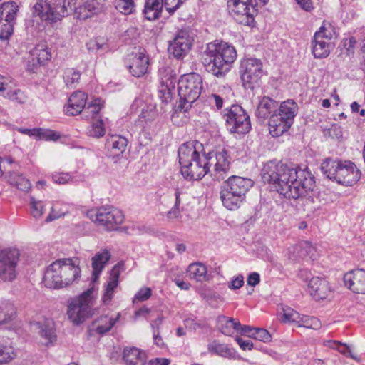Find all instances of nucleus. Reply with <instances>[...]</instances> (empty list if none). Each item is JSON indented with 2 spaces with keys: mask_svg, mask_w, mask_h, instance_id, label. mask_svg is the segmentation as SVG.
I'll use <instances>...</instances> for the list:
<instances>
[{
  "mask_svg": "<svg viewBox=\"0 0 365 365\" xmlns=\"http://www.w3.org/2000/svg\"><path fill=\"white\" fill-rule=\"evenodd\" d=\"M30 136L36 137L39 140H56L59 138V135L54 131L43 128H34L31 130H24L22 131Z\"/></svg>",
  "mask_w": 365,
  "mask_h": 365,
  "instance_id": "obj_40",
  "label": "nucleus"
},
{
  "mask_svg": "<svg viewBox=\"0 0 365 365\" xmlns=\"http://www.w3.org/2000/svg\"><path fill=\"white\" fill-rule=\"evenodd\" d=\"M149 58L144 50H138L129 56V70L135 77L143 76L148 71Z\"/></svg>",
  "mask_w": 365,
  "mask_h": 365,
  "instance_id": "obj_14",
  "label": "nucleus"
},
{
  "mask_svg": "<svg viewBox=\"0 0 365 365\" xmlns=\"http://www.w3.org/2000/svg\"><path fill=\"white\" fill-rule=\"evenodd\" d=\"M16 355L11 346L0 344V365L9 362L16 357Z\"/></svg>",
  "mask_w": 365,
  "mask_h": 365,
  "instance_id": "obj_49",
  "label": "nucleus"
},
{
  "mask_svg": "<svg viewBox=\"0 0 365 365\" xmlns=\"http://www.w3.org/2000/svg\"><path fill=\"white\" fill-rule=\"evenodd\" d=\"M6 178L8 182L11 186L21 191L26 192L29 190L31 187L29 180L17 172L9 173Z\"/></svg>",
  "mask_w": 365,
  "mask_h": 365,
  "instance_id": "obj_29",
  "label": "nucleus"
},
{
  "mask_svg": "<svg viewBox=\"0 0 365 365\" xmlns=\"http://www.w3.org/2000/svg\"><path fill=\"white\" fill-rule=\"evenodd\" d=\"M244 284V278L242 275H238L231 280L228 287L231 289H237L242 287Z\"/></svg>",
  "mask_w": 365,
  "mask_h": 365,
  "instance_id": "obj_63",
  "label": "nucleus"
},
{
  "mask_svg": "<svg viewBox=\"0 0 365 365\" xmlns=\"http://www.w3.org/2000/svg\"><path fill=\"white\" fill-rule=\"evenodd\" d=\"M98 8L96 0H88L78 6L74 11V14L79 19H86L95 14Z\"/></svg>",
  "mask_w": 365,
  "mask_h": 365,
  "instance_id": "obj_28",
  "label": "nucleus"
},
{
  "mask_svg": "<svg viewBox=\"0 0 365 365\" xmlns=\"http://www.w3.org/2000/svg\"><path fill=\"white\" fill-rule=\"evenodd\" d=\"M346 287L356 294H365V269L349 271L344 275Z\"/></svg>",
  "mask_w": 365,
  "mask_h": 365,
  "instance_id": "obj_15",
  "label": "nucleus"
},
{
  "mask_svg": "<svg viewBox=\"0 0 365 365\" xmlns=\"http://www.w3.org/2000/svg\"><path fill=\"white\" fill-rule=\"evenodd\" d=\"M122 358L125 365H144L147 355L138 348L125 347L123 350Z\"/></svg>",
  "mask_w": 365,
  "mask_h": 365,
  "instance_id": "obj_22",
  "label": "nucleus"
},
{
  "mask_svg": "<svg viewBox=\"0 0 365 365\" xmlns=\"http://www.w3.org/2000/svg\"><path fill=\"white\" fill-rule=\"evenodd\" d=\"M41 336L44 338L45 344L46 345L52 343L55 340V328L52 321H48L44 327L41 326Z\"/></svg>",
  "mask_w": 365,
  "mask_h": 365,
  "instance_id": "obj_47",
  "label": "nucleus"
},
{
  "mask_svg": "<svg viewBox=\"0 0 365 365\" xmlns=\"http://www.w3.org/2000/svg\"><path fill=\"white\" fill-rule=\"evenodd\" d=\"M110 258L109 252L106 250H103L98 252L92 258V268L93 281H96L99 274L102 272L105 264L108 262Z\"/></svg>",
  "mask_w": 365,
  "mask_h": 365,
  "instance_id": "obj_27",
  "label": "nucleus"
},
{
  "mask_svg": "<svg viewBox=\"0 0 365 365\" xmlns=\"http://www.w3.org/2000/svg\"><path fill=\"white\" fill-rule=\"evenodd\" d=\"M208 351L212 354H215L222 357H232L234 356V351L230 349L226 344L220 343L217 341H213L207 346Z\"/></svg>",
  "mask_w": 365,
  "mask_h": 365,
  "instance_id": "obj_41",
  "label": "nucleus"
},
{
  "mask_svg": "<svg viewBox=\"0 0 365 365\" xmlns=\"http://www.w3.org/2000/svg\"><path fill=\"white\" fill-rule=\"evenodd\" d=\"M274 101L269 98H263L259 105V110L260 112L263 113L264 115L269 113L271 110L274 108Z\"/></svg>",
  "mask_w": 365,
  "mask_h": 365,
  "instance_id": "obj_60",
  "label": "nucleus"
},
{
  "mask_svg": "<svg viewBox=\"0 0 365 365\" xmlns=\"http://www.w3.org/2000/svg\"><path fill=\"white\" fill-rule=\"evenodd\" d=\"M163 5V0H147L144 9L146 19L150 21L158 19L160 16Z\"/></svg>",
  "mask_w": 365,
  "mask_h": 365,
  "instance_id": "obj_32",
  "label": "nucleus"
},
{
  "mask_svg": "<svg viewBox=\"0 0 365 365\" xmlns=\"http://www.w3.org/2000/svg\"><path fill=\"white\" fill-rule=\"evenodd\" d=\"M206 156L209 173L214 178L222 180L230 174L231 161L227 150L210 152Z\"/></svg>",
  "mask_w": 365,
  "mask_h": 365,
  "instance_id": "obj_7",
  "label": "nucleus"
},
{
  "mask_svg": "<svg viewBox=\"0 0 365 365\" xmlns=\"http://www.w3.org/2000/svg\"><path fill=\"white\" fill-rule=\"evenodd\" d=\"M262 178L287 199H298L314 188V180L309 173L281 162L267 163L262 168Z\"/></svg>",
  "mask_w": 365,
  "mask_h": 365,
  "instance_id": "obj_1",
  "label": "nucleus"
},
{
  "mask_svg": "<svg viewBox=\"0 0 365 365\" xmlns=\"http://www.w3.org/2000/svg\"><path fill=\"white\" fill-rule=\"evenodd\" d=\"M297 325L299 327H304L309 329H319L321 327L320 322L317 319L301 315Z\"/></svg>",
  "mask_w": 365,
  "mask_h": 365,
  "instance_id": "obj_50",
  "label": "nucleus"
},
{
  "mask_svg": "<svg viewBox=\"0 0 365 365\" xmlns=\"http://www.w3.org/2000/svg\"><path fill=\"white\" fill-rule=\"evenodd\" d=\"M14 24L0 19V39H7L12 34Z\"/></svg>",
  "mask_w": 365,
  "mask_h": 365,
  "instance_id": "obj_52",
  "label": "nucleus"
},
{
  "mask_svg": "<svg viewBox=\"0 0 365 365\" xmlns=\"http://www.w3.org/2000/svg\"><path fill=\"white\" fill-rule=\"evenodd\" d=\"M81 272L79 258H59L46 267L43 282L51 289L67 288L81 279Z\"/></svg>",
  "mask_w": 365,
  "mask_h": 365,
  "instance_id": "obj_2",
  "label": "nucleus"
},
{
  "mask_svg": "<svg viewBox=\"0 0 365 365\" xmlns=\"http://www.w3.org/2000/svg\"><path fill=\"white\" fill-rule=\"evenodd\" d=\"M292 124L282 116L277 113H274L271 115L269 120V133L273 137L281 136L289 129Z\"/></svg>",
  "mask_w": 365,
  "mask_h": 365,
  "instance_id": "obj_23",
  "label": "nucleus"
},
{
  "mask_svg": "<svg viewBox=\"0 0 365 365\" xmlns=\"http://www.w3.org/2000/svg\"><path fill=\"white\" fill-rule=\"evenodd\" d=\"M16 311L14 307L9 303L0 304V325L6 324L14 319Z\"/></svg>",
  "mask_w": 365,
  "mask_h": 365,
  "instance_id": "obj_44",
  "label": "nucleus"
},
{
  "mask_svg": "<svg viewBox=\"0 0 365 365\" xmlns=\"http://www.w3.org/2000/svg\"><path fill=\"white\" fill-rule=\"evenodd\" d=\"M103 106V101L99 98H95L88 103L87 113L93 115L98 114L102 109Z\"/></svg>",
  "mask_w": 365,
  "mask_h": 365,
  "instance_id": "obj_55",
  "label": "nucleus"
},
{
  "mask_svg": "<svg viewBox=\"0 0 365 365\" xmlns=\"http://www.w3.org/2000/svg\"><path fill=\"white\" fill-rule=\"evenodd\" d=\"M8 96L9 99L19 103H24L26 101L25 94L19 90L11 92L8 93Z\"/></svg>",
  "mask_w": 365,
  "mask_h": 365,
  "instance_id": "obj_61",
  "label": "nucleus"
},
{
  "mask_svg": "<svg viewBox=\"0 0 365 365\" xmlns=\"http://www.w3.org/2000/svg\"><path fill=\"white\" fill-rule=\"evenodd\" d=\"M44 211L43 205L41 202L36 201L35 199L31 198V213L35 218L41 217Z\"/></svg>",
  "mask_w": 365,
  "mask_h": 365,
  "instance_id": "obj_54",
  "label": "nucleus"
},
{
  "mask_svg": "<svg viewBox=\"0 0 365 365\" xmlns=\"http://www.w3.org/2000/svg\"><path fill=\"white\" fill-rule=\"evenodd\" d=\"M88 100L87 94L77 91L72 93L68 101L66 114L76 115L85 108Z\"/></svg>",
  "mask_w": 365,
  "mask_h": 365,
  "instance_id": "obj_21",
  "label": "nucleus"
},
{
  "mask_svg": "<svg viewBox=\"0 0 365 365\" xmlns=\"http://www.w3.org/2000/svg\"><path fill=\"white\" fill-rule=\"evenodd\" d=\"M254 1L255 0H229L227 8L230 14L238 23L249 26L254 23V17L250 14Z\"/></svg>",
  "mask_w": 365,
  "mask_h": 365,
  "instance_id": "obj_9",
  "label": "nucleus"
},
{
  "mask_svg": "<svg viewBox=\"0 0 365 365\" xmlns=\"http://www.w3.org/2000/svg\"><path fill=\"white\" fill-rule=\"evenodd\" d=\"M240 73L244 85L253 88L263 76L262 63L253 58L243 59L240 63Z\"/></svg>",
  "mask_w": 365,
  "mask_h": 365,
  "instance_id": "obj_8",
  "label": "nucleus"
},
{
  "mask_svg": "<svg viewBox=\"0 0 365 365\" xmlns=\"http://www.w3.org/2000/svg\"><path fill=\"white\" fill-rule=\"evenodd\" d=\"M52 178L56 183L66 184L72 180V177L68 173L57 172L53 174Z\"/></svg>",
  "mask_w": 365,
  "mask_h": 365,
  "instance_id": "obj_57",
  "label": "nucleus"
},
{
  "mask_svg": "<svg viewBox=\"0 0 365 365\" xmlns=\"http://www.w3.org/2000/svg\"><path fill=\"white\" fill-rule=\"evenodd\" d=\"M330 50V43L314 36L312 51L315 58H321L327 57L329 55Z\"/></svg>",
  "mask_w": 365,
  "mask_h": 365,
  "instance_id": "obj_33",
  "label": "nucleus"
},
{
  "mask_svg": "<svg viewBox=\"0 0 365 365\" xmlns=\"http://www.w3.org/2000/svg\"><path fill=\"white\" fill-rule=\"evenodd\" d=\"M360 178L361 172L356 165L351 161H344L342 163L336 180L342 185L351 186L356 184Z\"/></svg>",
  "mask_w": 365,
  "mask_h": 365,
  "instance_id": "obj_16",
  "label": "nucleus"
},
{
  "mask_svg": "<svg viewBox=\"0 0 365 365\" xmlns=\"http://www.w3.org/2000/svg\"><path fill=\"white\" fill-rule=\"evenodd\" d=\"M123 220L122 211L116 208H101L96 216V222L107 230H115Z\"/></svg>",
  "mask_w": 365,
  "mask_h": 365,
  "instance_id": "obj_11",
  "label": "nucleus"
},
{
  "mask_svg": "<svg viewBox=\"0 0 365 365\" xmlns=\"http://www.w3.org/2000/svg\"><path fill=\"white\" fill-rule=\"evenodd\" d=\"M104 134L105 128L101 120L98 121L96 124L93 125L89 130V135L93 138H98L102 137Z\"/></svg>",
  "mask_w": 365,
  "mask_h": 365,
  "instance_id": "obj_56",
  "label": "nucleus"
},
{
  "mask_svg": "<svg viewBox=\"0 0 365 365\" xmlns=\"http://www.w3.org/2000/svg\"><path fill=\"white\" fill-rule=\"evenodd\" d=\"M68 212L66 207H60L59 206H53L51 209V212L46 217V221L47 222L57 220L61 217L65 216Z\"/></svg>",
  "mask_w": 365,
  "mask_h": 365,
  "instance_id": "obj_53",
  "label": "nucleus"
},
{
  "mask_svg": "<svg viewBox=\"0 0 365 365\" xmlns=\"http://www.w3.org/2000/svg\"><path fill=\"white\" fill-rule=\"evenodd\" d=\"M237 56V50L232 44L215 40L206 45L201 60L207 72L222 78L230 70Z\"/></svg>",
  "mask_w": 365,
  "mask_h": 365,
  "instance_id": "obj_3",
  "label": "nucleus"
},
{
  "mask_svg": "<svg viewBox=\"0 0 365 365\" xmlns=\"http://www.w3.org/2000/svg\"><path fill=\"white\" fill-rule=\"evenodd\" d=\"M175 88V82L172 78L163 80L160 83L159 90V97L163 102L168 103L171 101Z\"/></svg>",
  "mask_w": 365,
  "mask_h": 365,
  "instance_id": "obj_38",
  "label": "nucleus"
},
{
  "mask_svg": "<svg viewBox=\"0 0 365 365\" xmlns=\"http://www.w3.org/2000/svg\"><path fill=\"white\" fill-rule=\"evenodd\" d=\"M186 168L181 171L185 178L194 180L201 179L209 173L207 156L200 155Z\"/></svg>",
  "mask_w": 365,
  "mask_h": 365,
  "instance_id": "obj_17",
  "label": "nucleus"
},
{
  "mask_svg": "<svg viewBox=\"0 0 365 365\" xmlns=\"http://www.w3.org/2000/svg\"><path fill=\"white\" fill-rule=\"evenodd\" d=\"M192 38L185 31L179 32L168 46V51L179 58L188 53L192 46Z\"/></svg>",
  "mask_w": 365,
  "mask_h": 365,
  "instance_id": "obj_12",
  "label": "nucleus"
},
{
  "mask_svg": "<svg viewBox=\"0 0 365 365\" xmlns=\"http://www.w3.org/2000/svg\"><path fill=\"white\" fill-rule=\"evenodd\" d=\"M225 116L226 125L230 133L244 135L250 130V117L241 106H232Z\"/></svg>",
  "mask_w": 365,
  "mask_h": 365,
  "instance_id": "obj_6",
  "label": "nucleus"
},
{
  "mask_svg": "<svg viewBox=\"0 0 365 365\" xmlns=\"http://www.w3.org/2000/svg\"><path fill=\"white\" fill-rule=\"evenodd\" d=\"M242 331H251L250 336L260 341L269 342L272 340V336L270 334L267 330L264 329H250L249 327H245L242 329Z\"/></svg>",
  "mask_w": 365,
  "mask_h": 365,
  "instance_id": "obj_48",
  "label": "nucleus"
},
{
  "mask_svg": "<svg viewBox=\"0 0 365 365\" xmlns=\"http://www.w3.org/2000/svg\"><path fill=\"white\" fill-rule=\"evenodd\" d=\"M69 0H38L33 6V16L41 21L53 23L68 14Z\"/></svg>",
  "mask_w": 365,
  "mask_h": 365,
  "instance_id": "obj_4",
  "label": "nucleus"
},
{
  "mask_svg": "<svg viewBox=\"0 0 365 365\" xmlns=\"http://www.w3.org/2000/svg\"><path fill=\"white\" fill-rule=\"evenodd\" d=\"M33 61L38 64H45L51 58V53L45 45H38L31 51Z\"/></svg>",
  "mask_w": 365,
  "mask_h": 365,
  "instance_id": "obj_39",
  "label": "nucleus"
},
{
  "mask_svg": "<svg viewBox=\"0 0 365 365\" xmlns=\"http://www.w3.org/2000/svg\"><path fill=\"white\" fill-rule=\"evenodd\" d=\"M187 274L190 278L196 281H203L207 277V268L200 263H194L189 266Z\"/></svg>",
  "mask_w": 365,
  "mask_h": 365,
  "instance_id": "obj_42",
  "label": "nucleus"
},
{
  "mask_svg": "<svg viewBox=\"0 0 365 365\" xmlns=\"http://www.w3.org/2000/svg\"><path fill=\"white\" fill-rule=\"evenodd\" d=\"M203 88L200 75L191 73L182 76L178 81V95L182 102L192 104L200 97Z\"/></svg>",
  "mask_w": 365,
  "mask_h": 365,
  "instance_id": "obj_5",
  "label": "nucleus"
},
{
  "mask_svg": "<svg viewBox=\"0 0 365 365\" xmlns=\"http://www.w3.org/2000/svg\"><path fill=\"white\" fill-rule=\"evenodd\" d=\"M128 140L119 135H113L106 139V148L108 157L115 159L125 151Z\"/></svg>",
  "mask_w": 365,
  "mask_h": 365,
  "instance_id": "obj_18",
  "label": "nucleus"
},
{
  "mask_svg": "<svg viewBox=\"0 0 365 365\" xmlns=\"http://www.w3.org/2000/svg\"><path fill=\"white\" fill-rule=\"evenodd\" d=\"M118 319L116 318L101 316L96 319L91 325V331L101 335L109 331L115 324Z\"/></svg>",
  "mask_w": 365,
  "mask_h": 365,
  "instance_id": "obj_26",
  "label": "nucleus"
},
{
  "mask_svg": "<svg viewBox=\"0 0 365 365\" xmlns=\"http://www.w3.org/2000/svg\"><path fill=\"white\" fill-rule=\"evenodd\" d=\"M343 162L326 159L322 163V171L329 178L336 180L339 169Z\"/></svg>",
  "mask_w": 365,
  "mask_h": 365,
  "instance_id": "obj_37",
  "label": "nucleus"
},
{
  "mask_svg": "<svg viewBox=\"0 0 365 365\" xmlns=\"http://www.w3.org/2000/svg\"><path fill=\"white\" fill-rule=\"evenodd\" d=\"M252 185L251 180L233 175L225 181L222 187L245 198L246 192Z\"/></svg>",
  "mask_w": 365,
  "mask_h": 365,
  "instance_id": "obj_20",
  "label": "nucleus"
},
{
  "mask_svg": "<svg viewBox=\"0 0 365 365\" xmlns=\"http://www.w3.org/2000/svg\"><path fill=\"white\" fill-rule=\"evenodd\" d=\"M300 314L288 306L282 307V320L285 323L296 324L299 321Z\"/></svg>",
  "mask_w": 365,
  "mask_h": 365,
  "instance_id": "obj_51",
  "label": "nucleus"
},
{
  "mask_svg": "<svg viewBox=\"0 0 365 365\" xmlns=\"http://www.w3.org/2000/svg\"><path fill=\"white\" fill-rule=\"evenodd\" d=\"M180 193L176 192L175 193V204L174 207L168 212L167 217L170 220L175 219L180 216Z\"/></svg>",
  "mask_w": 365,
  "mask_h": 365,
  "instance_id": "obj_59",
  "label": "nucleus"
},
{
  "mask_svg": "<svg viewBox=\"0 0 365 365\" xmlns=\"http://www.w3.org/2000/svg\"><path fill=\"white\" fill-rule=\"evenodd\" d=\"M67 314L73 324L78 325L91 317L92 313L90 310H86L71 302L68 307Z\"/></svg>",
  "mask_w": 365,
  "mask_h": 365,
  "instance_id": "obj_25",
  "label": "nucleus"
},
{
  "mask_svg": "<svg viewBox=\"0 0 365 365\" xmlns=\"http://www.w3.org/2000/svg\"><path fill=\"white\" fill-rule=\"evenodd\" d=\"M94 299V289L91 287L76 297L71 302L86 310H89V307L92 305Z\"/></svg>",
  "mask_w": 365,
  "mask_h": 365,
  "instance_id": "obj_35",
  "label": "nucleus"
},
{
  "mask_svg": "<svg viewBox=\"0 0 365 365\" xmlns=\"http://www.w3.org/2000/svg\"><path fill=\"white\" fill-rule=\"evenodd\" d=\"M19 6L14 1L4 2L0 6V19L14 23Z\"/></svg>",
  "mask_w": 365,
  "mask_h": 365,
  "instance_id": "obj_34",
  "label": "nucleus"
},
{
  "mask_svg": "<svg viewBox=\"0 0 365 365\" xmlns=\"http://www.w3.org/2000/svg\"><path fill=\"white\" fill-rule=\"evenodd\" d=\"M63 81L67 87L75 88L81 79V73L75 68H66L63 73Z\"/></svg>",
  "mask_w": 365,
  "mask_h": 365,
  "instance_id": "obj_43",
  "label": "nucleus"
},
{
  "mask_svg": "<svg viewBox=\"0 0 365 365\" xmlns=\"http://www.w3.org/2000/svg\"><path fill=\"white\" fill-rule=\"evenodd\" d=\"M201 145L197 142H187L182 144L178 150L179 163L180 172L187 169L192 161H195L200 155Z\"/></svg>",
  "mask_w": 365,
  "mask_h": 365,
  "instance_id": "obj_13",
  "label": "nucleus"
},
{
  "mask_svg": "<svg viewBox=\"0 0 365 365\" xmlns=\"http://www.w3.org/2000/svg\"><path fill=\"white\" fill-rule=\"evenodd\" d=\"M309 294L316 299H323L331 292L329 282L324 278L312 277L308 284Z\"/></svg>",
  "mask_w": 365,
  "mask_h": 365,
  "instance_id": "obj_19",
  "label": "nucleus"
},
{
  "mask_svg": "<svg viewBox=\"0 0 365 365\" xmlns=\"http://www.w3.org/2000/svg\"><path fill=\"white\" fill-rule=\"evenodd\" d=\"M297 110V105L296 103L293 101L289 100L283 102L280 105L278 113H277L292 123Z\"/></svg>",
  "mask_w": 365,
  "mask_h": 365,
  "instance_id": "obj_36",
  "label": "nucleus"
},
{
  "mask_svg": "<svg viewBox=\"0 0 365 365\" xmlns=\"http://www.w3.org/2000/svg\"><path fill=\"white\" fill-rule=\"evenodd\" d=\"M219 327L220 331L227 336L232 335L235 331L243 329L238 320L227 317H222L219 319Z\"/></svg>",
  "mask_w": 365,
  "mask_h": 365,
  "instance_id": "obj_31",
  "label": "nucleus"
},
{
  "mask_svg": "<svg viewBox=\"0 0 365 365\" xmlns=\"http://www.w3.org/2000/svg\"><path fill=\"white\" fill-rule=\"evenodd\" d=\"M334 27L327 21H324L319 31H316L314 36L320 39L329 41L335 36Z\"/></svg>",
  "mask_w": 365,
  "mask_h": 365,
  "instance_id": "obj_45",
  "label": "nucleus"
},
{
  "mask_svg": "<svg viewBox=\"0 0 365 365\" xmlns=\"http://www.w3.org/2000/svg\"><path fill=\"white\" fill-rule=\"evenodd\" d=\"M220 199L223 206L230 210L238 209L245 200L244 197L224 187L220 190Z\"/></svg>",
  "mask_w": 365,
  "mask_h": 365,
  "instance_id": "obj_24",
  "label": "nucleus"
},
{
  "mask_svg": "<svg viewBox=\"0 0 365 365\" xmlns=\"http://www.w3.org/2000/svg\"><path fill=\"white\" fill-rule=\"evenodd\" d=\"M235 340L243 351L251 350L253 348V344L250 340H245L238 336Z\"/></svg>",
  "mask_w": 365,
  "mask_h": 365,
  "instance_id": "obj_64",
  "label": "nucleus"
},
{
  "mask_svg": "<svg viewBox=\"0 0 365 365\" xmlns=\"http://www.w3.org/2000/svg\"><path fill=\"white\" fill-rule=\"evenodd\" d=\"M19 259L16 250L0 251V279L11 281L16 277V266Z\"/></svg>",
  "mask_w": 365,
  "mask_h": 365,
  "instance_id": "obj_10",
  "label": "nucleus"
},
{
  "mask_svg": "<svg viewBox=\"0 0 365 365\" xmlns=\"http://www.w3.org/2000/svg\"><path fill=\"white\" fill-rule=\"evenodd\" d=\"M151 296V289L148 287L141 288L133 299L134 303L148 299Z\"/></svg>",
  "mask_w": 365,
  "mask_h": 365,
  "instance_id": "obj_58",
  "label": "nucleus"
},
{
  "mask_svg": "<svg viewBox=\"0 0 365 365\" xmlns=\"http://www.w3.org/2000/svg\"><path fill=\"white\" fill-rule=\"evenodd\" d=\"M182 0H165V7L170 13H173L181 4Z\"/></svg>",
  "mask_w": 365,
  "mask_h": 365,
  "instance_id": "obj_62",
  "label": "nucleus"
},
{
  "mask_svg": "<svg viewBox=\"0 0 365 365\" xmlns=\"http://www.w3.org/2000/svg\"><path fill=\"white\" fill-rule=\"evenodd\" d=\"M120 269L119 267H115L111 270L110 277L103 297V302L104 303H108L113 298L114 289L118 284Z\"/></svg>",
  "mask_w": 365,
  "mask_h": 365,
  "instance_id": "obj_30",
  "label": "nucleus"
},
{
  "mask_svg": "<svg viewBox=\"0 0 365 365\" xmlns=\"http://www.w3.org/2000/svg\"><path fill=\"white\" fill-rule=\"evenodd\" d=\"M115 7L120 13L124 15H130L135 11L134 0H117Z\"/></svg>",
  "mask_w": 365,
  "mask_h": 365,
  "instance_id": "obj_46",
  "label": "nucleus"
}]
</instances>
